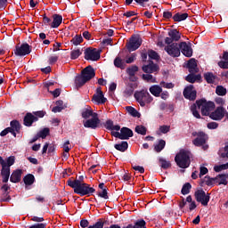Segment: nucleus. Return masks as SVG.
<instances>
[{"label": "nucleus", "instance_id": "1", "mask_svg": "<svg viewBox=\"0 0 228 228\" xmlns=\"http://www.w3.org/2000/svg\"><path fill=\"white\" fill-rule=\"evenodd\" d=\"M200 110L202 116H209L210 112L216 109V103L209 101L207 102L205 98L200 99L196 101V103L191 105V111L192 112V115L198 118H201V115L200 114L199 110Z\"/></svg>", "mask_w": 228, "mask_h": 228}, {"label": "nucleus", "instance_id": "2", "mask_svg": "<svg viewBox=\"0 0 228 228\" xmlns=\"http://www.w3.org/2000/svg\"><path fill=\"white\" fill-rule=\"evenodd\" d=\"M67 185L74 189V192L80 197H90L95 193L96 190L86 183H80L79 181L67 180Z\"/></svg>", "mask_w": 228, "mask_h": 228}, {"label": "nucleus", "instance_id": "3", "mask_svg": "<svg viewBox=\"0 0 228 228\" xmlns=\"http://www.w3.org/2000/svg\"><path fill=\"white\" fill-rule=\"evenodd\" d=\"M96 76L95 69L91 65L84 68L81 71L80 76H77L75 78V85L77 88L84 86L92 78Z\"/></svg>", "mask_w": 228, "mask_h": 228}, {"label": "nucleus", "instance_id": "4", "mask_svg": "<svg viewBox=\"0 0 228 228\" xmlns=\"http://www.w3.org/2000/svg\"><path fill=\"white\" fill-rule=\"evenodd\" d=\"M191 152L188 150H180V152L175 156V162L182 169H186L191 165Z\"/></svg>", "mask_w": 228, "mask_h": 228}, {"label": "nucleus", "instance_id": "5", "mask_svg": "<svg viewBox=\"0 0 228 228\" xmlns=\"http://www.w3.org/2000/svg\"><path fill=\"white\" fill-rule=\"evenodd\" d=\"M134 98L142 108H144L146 104H150L154 98L148 93L147 90L136 91L134 93Z\"/></svg>", "mask_w": 228, "mask_h": 228}, {"label": "nucleus", "instance_id": "6", "mask_svg": "<svg viewBox=\"0 0 228 228\" xmlns=\"http://www.w3.org/2000/svg\"><path fill=\"white\" fill-rule=\"evenodd\" d=\"M15 163V157L11 156L6 159V160L3 159V157H0V165L2 166L1 175H11V167Z\"/></svg>", "mask_w": 228, "mask_h": 228}, {"label": "nucleus", "instance_id": "7", "mask_svg": "<svg viewBox=\"0 0 228 228\" xmlns=\"http://www.w3.org/2000/svg\"><path fill=\"white\" fill-rule=\"evenodd\" d=\"M101 53L102 50L89 47L84 51V58L86 61H98L101 59Z\"/></svg>", "mask_w": 228, "mask_h": 228}, {"label": "nucleus", "instance_id": "8", "mask_svg": "<svg viewBox=\"0 0 228 228\" xmlns=\"http://www.w3.org/2000/svg\"><path fill=\"white\" fill-rule=\"evenodd\" d=\"M83 126L87 129L95 130L101 128L102 126V123H101L98 114H94V118L86 119V121H83Z\"/></svg>", "mask_w": 228, "mask_h": 228}, {"label": "nucleus", "instance_id": "9", "mask_svg": "<svg viewBox=\"0 0 228 228\" xmlns=\"http://www.w3.org/2000/svg\"><path fill=\"white\" fill-rule=\"evenodd\" d=\"M194 197L203 207H207L210 200V193H206L204 190L196 191Z\"/></svg>", "mask_w": 228, "mask_h": 228}, {"label": "nucleus", "instance_id": "10", "mask_svg": "<svg viewBox=\"0 0 228 228\" xmlns=\"http://www.w3.org/2000/svg\"><path fill=\"white\" fill-rule=\"evenodd\" d=\"M142 44V40L140 37L132 36L130 41L126 45V49L128 52H134L138 50Z\"/></svg>", "mask_w": 228, "mask_h": 228}, {"label": "nucleus", "instance_id": "11", "mask_svg": "<svg viewBox=\"0 0 228 228\" xmlns=\"http://www.w3.org/2000/svg\"><path fill=\"white\" fill-rule=\"evenodd\" d=\"M31 53V46L28 43H23L20 45V46L16 45L14 50L15 56L19 57H24Z\"/></svg>", "mask_w": 228, "mask_h": 228}, {"label": "nucleus", "instance_id": "12", "mask_svg": "<svg viewBox=\"0 0 228 228\" xmlns=\"http://www.w3.org/2000/svg\"><path fill=\"white\" fill-rule=\"evenodd\" d=\"M165 51L172 58H178L181 54L180 47L177 43H172L165 47Z\"/></svg>", "mask_w": 228, "mask_h": 228}, {"label": "nucleus", "instance_id": "13", "mask_svg": "<svg viewBox=\"0 0 228 228\" xmlns=\"http://www.w3.org/2000/svg\"><path fill=\"white\" fill-rule=\"evenodd\" d=\"M179 49L182 52L183 55L186 58H191L193 54V50L191 48V44L187 42H181L179 44Z\"/></svg>", "mask_w": 228, "mask_h": 228}, {"label": "nucleus", "instance_id": "14", "mask_svg": "<svg viewBox=\"0 0 228 228\" xmlns=\"http://www.w3.org/2000/svg\"><path fill=\"white\" fill-rule=\"evenodd\" d=\"M197 137L193 140L192 143L197 147H201L206 144L208 141V135L203 132L193 133V136Z\"/></svg>", "mask_w": 228, "mask_h": 228}, {"label": "nucleus", "instance_id": "15", "mask_svg": "<svg viewBox=\"0 0 228 228\" xmlns=\"http://www.w3.org/2000/svg\"><path fill=\"white\" fill-rule=\"evenodd\" d=\"M225 115V109L224 107H216L208 116L212 120L221 121Z\"/></svg>", "mask_w": 228, "mask_h": 228}, {"label": "nucleus", "instance_id": "16", "mask_svg": "<svg viewBox=\"0 0 228 228\" xmlns=\"http://www.w3.org/2000/svg\"><path fill=\"white\" fill-rule=\"evenodd\" d=\"M168 37L165 38V44L171 45L174 42H178L181 38V34L177 29H171L168 32Z\"/></svg>", "mask_w": 228, "mask_h": 228}, {"label": "nucleus", "instance_id": "17", "mask_svg": "<svg viewBox=\"0 0 228 228\" xmlns=\"http://www.w3.org/2000/svg\"><path fill=\"white\" fill-rule=\"evenodd\" d=\"M193 85L187 86L183 90V97L185 100L188 101H195L197 97V92L193 90Z\"/></svg>", "mask_w": 228, "mask_h": 228}, {"label": "nucleus", "instance_id": "18", "mask_svg": "<svg viewBox=\"0 0 228 228\" xmlns=\"http://www.w3.org/2000/svg\"><path fill=\"white\" fill-rule=\"evenodd\" d=\"M142 72L151 74V73L159 72V67L158 64H155L153 61H150L149 64L142 66Z\"/></svg>", "mask_w": 228, "mask_h": 228}, {"label": "nucleus", "instance_id": "19", "mask_svg": "<svg viewBox=\"0 0 228 228\" xmlns=\"http://www.w3.org/2000/svg\"><path fill=\"white\" fill-rule=\"evenodd\" d=\"M36 122H37V118L33 115L32 112H28L26 116L23 118V126L27 127L33 126V123Z\"/></svg>", "mask_w": 228, "mask_h": 228}, {"label": "nucleus", "instance_id": "20", "mask_svg": "<svg viewBox=\"0 0 228 228\" xmlns=\"http://www.w3.org/2000/svg\"><path fill=\"white\" fill-rule=\"evenodd\" d=\"M93 101H95L98 104H104L106 101H108V99L104 97V94L101 90V87H98L96 89V94L93 95Z\"/></svg>", "mask_w": 228, "mask_h": 228}, {"label": "nucleus", "instance_id": "21", "mask_svg": "<svg viewBox=\"0 0 228 228\" xmlns=\"http://www.w3.org/2000/svg\"><path fill=\"white\" fill-rule=\"evenodd\" d=\"M23 171L22 169H16L12 172L11 178L9 180L12 183H19L21 181V176H22Z\"/></svg>", "mask_w": 228, "mask_h": 228}, {"label": "nucleus", "instance_id": "22", "mask_svg": "<svg viewBox=\"0 0 228 228\" xmlns=\"http://www.w3.org/2000/svg\"><path fill=\"white\" fill-rule=\"evenodd\" d=\"M187 69H188V72H191V73H199L200 72V69L197 66V61L194 58L188 61Z\"/></svg>", "mask_w": 228, "mask_h": 228}, {"label": "nucleus", "instance_id": "23", "mask_svg": "<svg viewBox=\"0 0 228 228\" xmlns=\"http://www.w3.org/2000/svg\"><path fill=\"white\" fill-rule=\"evenodd\" d=\"M120 130V136H121V140H129L130 138H132L134 136V133L132 131V129L124 126L122 127Z\"/></svg>", "mask_w": 228, "mask_h": 228}, {"label": "nucleus", "instance_id": "24", "mask_svg": "<svg viewBox=\"0 0 228 228\" xmlns=\"http://www.w3.org/2000/svg\"><path fill=\"white\" fill-rule=\"evenodd\" d=\"M53 21L51 23V28H58L61 22H63V16L60 14H53Z\"/></svg>", "mask_w": 228, "mask_h": 228}, {"label": "nucleus", "instance_id": "25", "mask_svg": "<svg viewBox=\"0 0 228 228\" xmlns=\"http://www.w3.org/2000/svg\"><path fill=\"white\" fill-rule=\"evenodd\" d=\"M95 115H98V113L94 112L91 107L84 108L81 111V117L86 120H88L90 117L92 118L95 117Z\"/></svg>", "mask_w": 228, "mask_h": 228}, {"label": "nucleus", "instance_id": "26", "mask_svg": "<svg viewBox=\"0 0 228 228\" xmlns=\"http://www.w3.org/2000/svg\"><path fill=\"white\" fill-rule=\"evenodd\" d=\"M150 93L156 98L160 97V94H162V87L159 85H153L149 89Z\"/></svg>", "mask_w": 228, "mask_h": 228}, {"label": "nucleus", "instance_id": "27", "mask_svg": "<svg viewBox=\"0 0 228 228\" xmlns=\"http://www.w3.org/2000/svg\"><path fill=\"white\" fill-rule=\"evenodd\" d=\"M103 126L106 129L110 131H119L120 126L119 125H114V122L112 120H107L105 123H103Z\"/></svg>", "mask_w": 228, "mask_h": 228}, {"label": "nucleus", "instance_id": "28", "mask_svg": "<svg viewBox=\"0 0 228 228\" xmlns=\"http://www.w3.org/2000/svg\"><path fill=\"white\" fill-rule=\"evenodd\" d=\"M188 17H189V14L187 12H184V13L177 12L175 14V16L172 17V19L173 20H175V22H181V21L186 20Z\"/></svg>", "mask_w": 228, "mask_h": 228}, {"label": "nucleus", "instance_id": "29", "mask_svg": "<svg viewBox=\"0 0 228 228\" xmlns=\"http://www.w3.org/2000/svg\"><path fill=\"white\" fill-rule=\"evenodd\" d=\"M113 64L118 69H126V61H125V60H122L119 56H118L116 59H114Z\"/></svg>", "mask_w": 228, "mask_h": 228}, {"label": "nucleus", "instance_id": "30", "mask_svg": "<svg viewBox=\"0 0 228 228\" xmlns=\"http://www.w3.org/2000/svg\"><path fill=\"white\" fill-rule=\"evenodd\" d=\"M36 177L31 174H28L26 176H23V183L26 186H31V184L35 183Z\"/></svg>", "mask_w": 228, "mask_h": 228}, {"label": "nucleus", "instance_id": "31", "mask_svg": "<svg viewBox=\"0 0 228 228\" xmlns=\"http://www.w3.org/2000/svg\"><path fill=\"white\" fill-rule=\"evenodd\" d=\"M114 149L120 152H126L128 149V142L126 141L121 142V143L114 145Z\"/></svg>", "mask_w": 228, "mask_h": 228}, {"label": "nucleus", "instance_id": "32", "mask_svg": "<svg viewBox=\"0 0 228 228\" xmlns=\"http://www.w3.org/2000/svg\"><path fill=\"white\" fill-rule=\"evenodd\" d=\"M218 156L228 160V142H225L224 148L218 150Z\"/></svg>", "mask_w": 228, "mask_h": 228}, {"label": "nucleus", "instance_id": "33", "mask_svg": "<svg viewBox=\"0 0 228 228\" xmlns=\"http://www.w3.org/2000/svg\"><path fill=\"white\" fill-rule=\"evenodd\" d=\"M9 129H12L11 131H15L17 134H20L21 129V125L20 121H11V127H9Z\"/></svg>", "mask_w": 228, "mask_h": 228}, {"label": "nucleus", "instance_id": "34", "mask_svg": "<svg viewBox=\"0 0 228 228\" xmlns=\"http://www.w3.org/2000/svg\"><path fill=\"white\" fill-rule=\"evenodd\" d=\"M166 146V141L163 139L159 140L158 143L154 145V151L157 153H160Z\"/></svg>", "mask_w": 228, "mask_h": 228}, {"label": "nucleus", "instance_id": "35", "mask_svg": "<svg viewBox=\"0 0 228 228\" xmlns=\"http://www.w3.org/2000/svg\"><path fill=\"white\" fill-rule=\"evenodd\" d=\"M126 110L128 114H130L134 118H141V113L138 112V110H135V108L134 107H131V106L126 107Z\"/></svg>", "mask_w": 228, "mask_h": 228}, {"label": "nucleus", "instance_id": "36", "mask_svg": "<svg viewBox=\"0 0 228 228\" xmlns=\"http://www.w3.org/2000/svg\"><path fill=\"white\" fill-rule=\"evenodd\" d=\"M228 93V90L224 88L223 86H216V94L217 96H225Z\"/></svg>", "mask_w": 228, "mask_h": 228}, {"label": "nucleus", "instance_id": "37", "mask_svg": "<svg viewBox=\"0 0 228 228\" xmlns=\"http://www.w3.org/2000/svg\"><path fill=\"white\" fill-rule=\"evenodd\" d=\"M204 77H205V81H207L208 84H214L216 79V77L213 75L212 72L205 73Z\"/></svg>", "mask_w": 228, "mask_h": 228}, {"label": "nucleus", "instance_id": "38", "mask_svg": "<svg viewBox=\"0 0 228 228\" xmlns=\"http://www.w3.org/2000/svg\"><path fill=\"white\" fill-rule=\"evenodd\" d=\"M191 188L192 186L190 183H185L182 187L181 193L183 196L188 195L191 192Z\"/></svg>", "mask_w": 228, "mask_h": 228}, {"label": "nucleus", "instance_id": "39", "mask_svg": "<svg viewBox=\"0 0 228 228\" xmlns=\"http://www.w3.org/2000/svg\"><path fill=\"white\" fill-rule=\"evenodd\" d=\"M83 42H84V38H83V36L81 35H76L70 41V43L76 46L81 45Z\"/></svg>", "mask_w": 228, "mask_h": 228}, {"label": "nucleus", "instance_id": "40", "mask_svg": "<svg viewBox=\"0 0 228 228\" xmlns=\"http://www.w3.org/2000/svg\"><path fill=\"white\" fill-rule=\"evenodd\" d=\"M104 224H105V219L100 218V219H97V221L93 225H90L88 228H103Z\"/></svg>", "mask_w": 228, "mask_h": 228}, {"label": "nucleus", "instance_id": "41", "mask_svg": "<svg viewBox=\"0 0 228 228\" xmlns=\"http://www.w3.org/2000/svg\"><path fill=\"white\" fill-rule=\"evenodd\" d=\"M134 131H135L138 134L142 135V136L146 135V134H147V128L144 127V126H142V125H137V126H135V128H134Z\"/></svg>", "mask_w": 228, "mask_h": 228}, {"label": "nucleus", "instance_id": "42", "mask_svg": "<svg viewBox=\"0 0 228 228\" xmlns=\"http://www.w3.org/2000/svg\"><path fill=\"white\" fill-rule=\"evenodd\" d=\"M135 72H138V67L136 65H132L126 69V74L131 77L135 76Z\"/></svg>", "mask_w": 228, "mask_h": 228}, {"label": "nucleus", "instance_id": "43", "mask_svg": "<svg viewBox=\"0 0 228 228\" xmlns=\"http://www.w3.org/2000/svg\"><path fill=\"white\" fill-rule=\"evenodd\" d=\"M134 84L133 83H128L127 86H126V88L125 89L124 94L126 96L130 97L134 94Z\"/></svg>", "mask_w": 228, "mask_h": 228}, {"label": "nucleus", "instance_id": "44", "mask_svg": "<svg viewBox=\"0 0 228 228\" xmlns=\"http://www.w3.org/2000/svg\"><path fill=\"white\" fill-rule=\"evenodd\" d=\"M131 228H146V222L144 219H139L134 224H131Z\"/></svg>", "mask_w": 228, "mask_h": 228}, {"label": "nucleus", "instance_id": "45", "mask_svg": "<svg viewBox=\"0 0 228 228\" xmlns=\"http://www.w3.org/2000/svg\"><path fill=\"white\" fill-rule=\"evenodd\" d=\"M83 52L80 49L77 50H72L71 53H69V57L72 60L78 59L82 55Z\"/></svg>", "mask_w": 228, "mask_h": 228}, {"label": "nucleus", "instance_id": "46", "mask_svg": "<svg viewBox=\"0 0 228 228\" xmlns=\"http://www.w3.org/2000/svg\"><path fill=\"white\" fill-rule=\"evenodd\" d=\"M37 135L39 138L45 139L46 136L50 135V128H44L43 130L39 131Z\"/></svg>", "mask_w": 228, "mask_h": 228}, {"label": "nucleus", "instance_id": "47", "mask_svg": "<svg viewBox=\"0 0 228 228\" xmlns=\"http://www.w3.org/2000/svg\"><path fill=\"white\" fill-rule=\"evenodd\" d=\"M159 162L161 164V168L167 170L172 167V164L170 161H167L166 159L160 158L159 159Z\"/></svg>", "mask_w": 228, "mask_h": 228}, {"label": "nucleus", "instance_id": "48", "mask_svg": "<svg viewBox=\"0 0 228 228\" xmlns=\"http://www.w3.org/2000/svg\"><path fill=\"white\" fill-rule=\"evenodd\" d=\"M217 177H219L218 185L224 184V186H226V184H228V182L226 181V179L228 178V175L222 174L218 175Z\"/></svg>", "mask_w": 228, "mask_h": 228}, {"label": "nucleus", "instance_id": "49", "mask_svg": "<svg viewBox=\"0 0 228 228\" xmlns=\"http://www.w3.org/2000/svg\"><path fill=\"white\" fill-rule=\"evenodd\" d=\"M148 57L151 60H156V61H159L160 58L159 53L155 50H149Z\"/></svg>", "mask_w": 228, "mask_h": 228}, {"label": "nucleus", "instance_id": "50", "mask_svg": "<svg viewBox=\"0 0 228 228\" xmlns=\"http://www.w3.org/2000/svg\"><path fill=\"white\" fill-rule=\"evenodd\" d=\"M32 115L36 117L38 122L39 118H43L46 115V112L45 110H37V111H33Z\"/></svg>", "mask_w": 228, "mask_h": 228}, {"label": "nucleus", "instance_id": "51", "mask_svg": "<svg viewBox=\"0 0 228 228\" xmlns=\"http://www.w3.org/2000/svg\"><path fill=\"white\" fill-rule=\"evenodd\" d=\"M227 169H228V163L216 165L214 167V171L216 173H219V172H222V170H227Z\"/></svg>", "mask_w": 228, "mask_h": 228}, {"label": "nucleus", "instance_id": "52", "mask_svg": "<svg viewBox=\"0 0 228 228\" xmlns=\"http://www.w3.org/2000/svg\"><path fill=\"white\" fill-rule=\"evenodd\" d=\"M52 19L47 17L45 14L43 15V23L45 26H50L52 28Z\"/></svg>", "mask_w": 228, "mask_h": 228}, {"label": "nucleus", "instance_id": "53", "mask_svg": "<svg viewBox=\"0 0 228 228\" xmlns=\"http://www.w3.org/2000/svg\"><path fill=\"white\" fill-rule=\"evenodd\" d=\"M98 197L108 200L110 197L108 196V190L103 189L102 192L97 193Z\"/></svg>", "mask_w": 228, "mask_h": 228}, {"label": "nucleus", "instance_id": "54", "mask_svg": "<svg viewBox=\"0 0 228 228\" xmlns=\"http://www.w3.org/2000/svg\"><path fill=\"white\" fill-rule=\"evenodd\" d=\"M215 102L216 105H219V107H224V105L225 104V100L222 97H216Z\"/></svg>", "mask_w": 228, "mask_h": 228}, {"label": "nucleus", "instance_id": "55", "mask_svg": "<svg viewBox=\"0 0 228 228\" xmlns=\"http://www.w3.org/2000/svg\"><path fill=\"white\" fill-rule=\"evenodd\" d=\"M170 128H171L170 126L163 125V126H160V127H159V130H160V132L165 134L170 132Z\"/></svg>", "mask_w": 228, "mask_h": 228}, {"label": "nucleus", "instance_id": "56", "mask_svg": "<svg viewBox=\"0 0 228 228\" xmlns=\"http://www.w3.org/2000/svg\"><path fill=\"white\" fill-rule=\"evenodd\" d=\"M142 79L148 82L151 81V83H155L154 77L150 74H142Z\"/></svg>", "mask_w": 228, "mask_h": 228}, {"label": "nucleus", "instance_id": "57", "mask_svg": "<svg viewBox=\"0 0 228 228\" xmlns=\"http://www.w3.org/2000/svg\"><path fill=\"white\" fill-rule=\"evenodd\" d=\"M194 74H195V73H191V74H189V75L185 77V80H186L188 83L194 84V83H195V77H194Z\"/></svg>", "mask_w": 228, "mask_h": 228}, {"label": "nucleus", "instance_id": "58", "mask_svg": "<svg viewBox=\"0 0 228 228\" xmlns=\"http://www.w3.org/2000/svg\"><path fill=\"white\" fill-rule=\"evenodd\" d=\"M208 173V169L206 167H200V175L199 177L202 178L203 175H207Z\"/></svg>", "mask_w": 228, "mask_h": 228}, {"label": "nucleus", "instance_id": "59", "mask_svg": "<svg viewBox=\"0 0 228 228\" xmlns=\"http://www.w3.org/2000/svg\"><path fill=\"white\" fill-rule=\"evenodd\" d=\"M219 126V124L216 121H211L208 124V129H217Z\"/></svg>", "mask_w": 228, "mask_h": 228}, {"label": "nucleus", "instance_id": "60", "mask_svg": "<svg viewBox=\"0 0 228 228\" xmlns=\"http://www.w3.org/2000/svg\"><path fill=\"white\" fill-rule=\"evenodd\" d=\"M203 182L205 184H207V186H213V178H210L208 175L205 176Z\"/></svg>", "mask_w": 228, "mask_h": 228}, {"label": "nucleus", "instance_id": "61", "mask_svg": "<svg viewBox=\"0 0 228 228\" xmlns=\"http://www.w3.org/2000/svg\"><path fill=\"white\" fill-rule=\"evenodd\" d=\"M58 59H59V57L56 56V55L55 56H50L49 60H48L49 65H54L57 62Z\"/></svg>", "mask_w": 228, "mask_h": 228}, {"label": "nucleus", "instance_id": "62", "mask_svg": "<svg viewBox=\"0 0 228 228\" xmlns=\"http://www.w3.org/2000/svg\"><path fill=\"white\" fill-rule=\"evenodd\" d=\"M160 86L165 87V88H167V89H171V88H173L175 86V85L173 83H166L164 81H162L160 83Z\"/></svg>", "mask_w": 228, "mask_h": 228}, {"label": "nucleus", "instance_id": "63", "mask_svg": "<svg viewBox=\"0 0 228 228\" xmlns=\"http://www.w3.org/2000/svg\"><path fill=\"white\" fill-rule=\"evenodd\" d=\"M217 65L222 69H228V62H224L223 61H221L217 62Z\"/></svg>", "mask_w": 228, "mask_h": 228}, {"label": "nucleus", "instance_id": "64", "mask_svg": "<svg viewBox=\"0 0 228 228\" xmlns=\"http://www.w3.org/2000/svg\"><path fill=\"white\" fill-rule=\"evenodd\" d=\"M45 224L40 223V224H35L31 226H29V228H45Z\"/></svg>", "mask_w": 228, "mask_h": 228}]
</instances>
